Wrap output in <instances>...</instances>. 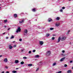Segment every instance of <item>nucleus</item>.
Segmentation results:
<instances>
[{
	"label": "nucleus",
	"mask_w": 73,
	"mask_h": 73,
	"mask_svg": "<svg viewBox=\"0 0 73 73\" xmlns=\"http://www.w3.org/2000/svg\"><path fill=\"white\" fill-rule=\"evenodd\" d=\"M66 38V37L65 36H63L62 38H61V37H59L58 39V41L57 42H58L60 41V40H61V41H64V40H65V39Z\"/></svg>",
	"instance_id": "1"
},
{
	"label": "nucleus",
	"mask_w": 73,
	"mask_h": 73,
	"mask_svg": "<svg viewBox=\"0 0 73 73\" xmlns=\"http://www.w3.org/2000/svg\"><path fill=\"white\" fill-rule=\"evenodd\" d=\"M28 32V30L27 29H25L24 31V36H27V33Z\"/></svg>",
	"instance_id": "2"
},
{
	"label": "nucleus",
	"mask_w": 73,
	"mask_h": 73,
	"mask_svg": "<svg viewBox=\"0 0 73 73\" xmlns=\"http://www.w3.org/2000/svg\"><path fill=\"white\" fill-rule=\"evenodd\" d=\"M20 31H21V29H20V27H19L18 28V29L17 30L16 32L18 33L19 32H20Z\"/></svg>",
	"instance_id": "3"
},
{
	"label": "nucleus",
	"mask_w": 73,
	"mask_h": 73,
	"mask_svg": "<svg viewBox=\"0 0 73 73\" xmlns=\"http://www.w3.org/2000/svg\"><path fill=\"white\" fill-rule=\"evenodd\" d=\"M50 54V51H48V52H47L46 55V56H49Z\"/></svg>",
	"instance_id": "4"
},
{
	"label": "nucleus",
	"mask_w": 73,
	"mask_h": 73,
	"mask_svg": "<svg viewBox=\"0 0 73 73\" xmlns=\"http://www.w3.org/2000/svg\"><path fill=\"white\" fill-rule=\"evenodd\" d=\"M39 44L40 45H42L44 44V42L42 41H39Z\"/></svg>",
	"instance_id": "5"
},
{
	"label": "nucleus",
	"mask_w": 73,
	"mask_h": 73,
	"mask_svg": "<svg viewBox=\"0 0 73 73\" xmlns=\"http://www.w3.org/2000/svg\"><path fill=\"white\" fill-rule=\"evenodd\" d=\"M4 61L5 62H8V59L7 58H5L4 59Z\"/></svg>",
	"instance_id": "6"
},
{
	"label": "nucleus",
	"mask_w": 73,
	"mask_h": 73,
	"mask_svg": "<svg viewBox=\"0 0 73 73\" xmlns=\"http://www.w3.org/2000/svg\"><path fill=\"white\" fill-rule=\"evenodd\" d=\"M9 48L10 49H12V48H13V46H11V45H9Z\"/></svg>",
	"instance_id": "7"
},
{
	"label": "nucleus",
	"mask_w": 73,
	"mask_h": 73,
	"mask_svg": "<svg viewBox=\"0 0 73 73\" xmlns=\"http://www.w3.org/2000/svg\"><path fill=\"white\" fill-rule=\"evenodd\" d=\"M67 73H72V71L70 70H68L67 71Z\"/></svg>",
	"instance_id": "8"
},
{
	"label": "nucleus",
	"mask_w": 73,
	"mask_h": 73,
	"mask_svg": "<svg viewBox=\"0 0 73 73\" xmlns=\"http://www.w3.org/2000/svg\"><path fill=\"white\" fill-rule=\"evenodd\" d=\"M65 58H61L60 59V61H61V62L63 61H64L65 60Z\"/></svg>",
	"instance_id": "9"
},
{
	"label": "nucleus",
	"mask_w": 73,
	"mask_h": 73,
	"mask_svg": "<svg viewBox=\"0 0 73 73\" xmlns=\"http://www.w3.org/2000/svg\"><path fill=\"white\" fill-rule=\"evenodd\" d=\"M51 21H52V19L51 18H49L48 19V22H50Z\"/></svg>",
	"instance_id": "10"
},
{
	"label": "nucleus",
	"mask_w": 73,
	"mask_h": 73,
	"mask_svg": "<svg viewBox=\"0 0 73 73\" xmlns=\"http://www.w3.org/2000/svg\"><path fill=\"white\" fill-rule=\"evenodd\" d=\"M19 60H16L15 61V64H17V63H19Z\"/></svg>",
	"instance_id": "11"
},
{
	"label": "nucleus",
	"mask_w": 73,
	"mask_h": 73,
	"mask_svg": "<svg viewBox=\"0 0 73 73\" xmlns=\"http://www.w3.org/2000/svg\"><path fill=\"white\" fill-rule=\"evenodd\" d=\"M40 57V56L37 55H36L35 56V57H36V58H38V57Z\"/></svg>",
	"instance_id": "12"
},
{
	"label": "nucleus",
	"mask_w": 73,
	"mask_h": 73,
	"mask_svg": "<svg viewBox=\"0 0 73 73\" xmlns=\"http://www.w3.org/2000/svg\"><path fill=\"white\" fill-rule=\"evenodd\" d=\"M33 64H28V66H32Z\"/></svg>",
	"instance_id": "13"
},
{
	"label": "nucleus",
	"mask_w": 73,
	"mask_h": 73,
	"mask_svg": "<svg viewBox=\"0 0 73 73\" xmlns=\"http://www.w3.org/2000/svg\"><path fill=\"white\" fill-rule=\"evenodd\" d=\"M14 38V36L12 35L10 37V39H12V38Z\"/></svg>",
	"instance_id": "14"
},
{
	"label": "nucleus",
	"mask_w": 73,
	"mask_h": 73,
	"mask_svg": "<svg viewBox=\"0 0 73 73\" xmlns=\"http://www.w3.org/2000/svg\"><path fill=\"white\" fill-rule=\"evenodd\" d=\"M33 12H36V9H35V8H34L32 10Z\"/></svg>",
	"instance_id": "15"
},
{
	"label": "nucleus",
	"mask_w": 73,
	"mask_h": 73,
	"mask_svg": "<svg viewBox=\"0 0 73 73\" xmlns=\"http://www.w3.org/2000/svg\"><path fill=\"white\" fill-rule=\"evenodd\" d=\"M56 20H60V17H57L56 19Z\"/></svg>",
	"instance_id": "16"
},
{
	"label": "nucleus",
	"mask_w": 73,
	"mask_h": 73,
	"mask_svg": "<svg viewBox=\"0 0 73 73\" xmlns=\"http://www.w3.org/2000/svg\"><path fill=\"white\" fill-rule=\"evenodd\" d=\"M56 65V63L55 62L53 64L52 66H55Z\"/></svg>",
	"instance_id": "17"
},
{
	"label": "nucleus",
	"mask_w": 73,
	"mask_h": 73,
	"mask_svg": "<svg viewBox=\"0 0 73 73\" xmlns=\"http://www.w3.org/2000/svg\"><path fill=\"white\" fill-rule=\"evenodd\" d=\"M24 22V20H22L21 21H19V23H23Z\"/></svg>",
	"instance_id": "18"
},
{
	"label": "nucleus",
	"mask_w": 73,
	"mask_h": 73,
	"mask_svg": "<svg viewBox=\"0 0 73 73\" xmlns=\"http://www.w3.org/2000/svg\"><path fill=\"white\" fill-rule=\"evenodd\" d=\"M14 16L15 17H17V15L16 14H14Z\"/></svg>",
	"instance_id": "19"
},
{
	"label": "nucleus",
	"mask_w": 73,
	"mask_h": 73,
	"mask_svg": "<svg viewBox=\"0 0 73 73\" xmlns=\"http://www.w3.org/2000/svg\"><path fill=\"white\" fill-rule=\"evenodd\" d=\"M24 64V61H22L21 62V65H23Z\"/></svg>",
	"instance_id": "20"
},
{
	"label": "nucleus",
	"mask_w": 73,
	"mask_h": 73,
	"mask_svg": "<svg viewBox=\"0 0 73 73\" xmlns=\"http://www.w3.org/2000/svg\"><path fill=\"white\" fill-rule=\"evenodd\" d=\"M38 69H39V68L38 67L36 68V72H37V71H38Z\"/></svg>",
	"instance_id": "21"
},
{
	"label": "nucleus",
	"mask_w": 73,
	"mask_h": 73,
	"mask_svg": "<svg viewBox=\"0 0 73 73\" xmlns=\"http://www.w3.org/2000/svg\"><path fill=\"white\" fill-rule=\"evenodd\" d=\"M12 72L13 73H16L17 72V71H12Z\"/></svg>",
	"instance_id": "22"
},
{
	"label": "nucleus",
	"mask_w": 73,
	"mask_h": 73,
	"mask_svg": "<svg viewBox=\"0 0 73 73\" xmlns=\"http://www.w3.org/2000/svg\"><path fill=\"white\" fill-rule=\"evenodd\" d=\"M49 35H50L49 34H46V36L47 37H48L49 36Z\"/></svg>",
	"instance_id": "23"
},
{
	"label": "nucleus",
	"mask_w": 73,
	"mask_h": 73,
	"mask_svg": "<svg viewBox=\"0 0 73 73\" xmlns=\"http://www.w3.org/2000/svg\"><path fill=\"white\" fill-rule=\"evenodd\" d=\"M23 58V59H27V58L26 57H24Z\"/></svg>",
	"instance_id": "24"
},
{
	"label": "nucleus",
	"mask_w": 73,
	"mask_h": 73,
	"mask_svg": "<svg viewBox=\"0 0 73 73\" xmlns=\"http://www.w3.org/2000/svg\"><path fill=\"white\" fill-rule=\"evenodd\" d=\"M50 30H53V29H54V28H50Z\"/></svg>",
	"instance_id": "25"
},
{
	"label": "nucleus",
	"mask_w": 73,
	"mask_h": 73,
	"mask_svg": "<svg viewBox=\"0 0 73 73\" xmlns=\"http://www.w3.org/2000/svg\"><path fill=\"white\" fill-rule=\"evenodd\" d=\"M70 31L69 30L67 32V34H69V32H70Z\"/></svg>",
	"instance_id": "26"
},
{
	"label": "nucleus",
	"mask_w": 73,
	"mask_h": 73,
	"mask_svg": "<svg viewBox=\"0 0 73 73\" xmlns=\"http://www.w3.org/2000/svg\"><path fill=\"white\" fill-rule=\"evenodd\" d=\"M56 26H57V27H58L59 25H60L59 24H56Z\"/></svg>",
	"instance_id": "27"
},
{
	"label": "nucleus",
	"mask_w": 73,
	"mask_h": 73,
	"mask_svg": "<svg viewBox=\"0 0 73 73\" xmlns=\"http://www.w3.org/2000/svg\"><path fill=\"white\" fill-rule=\"evenodd\" d=\"M52 40H54V37H52V38H51Z\"/></svg>",
	"instance_id": "28"
},
{
	"label": "nucleus",
	"mask_w": 73,
	"mask_h": 73,
	"mask_svg": "<svg viewBox=\"0 0 73 73\" xmlns=\"http://www.w3.org/2000/svg\"><path fill=\"white\" fill-rule=\"evenodd\" d=\"M60 12H62V11H63L62 9H60Z\"/></svg>",
	"instance_id": "29"
},
{
	"label": "nucleus",
	"mask_w": 73,
	"mask_h": 73,
	"mask_svg": "<svg viewBox=\"0 0 73 73\" xmlns=\"http://www.w3.org/2000/svg\"><path fill=\"white\" fill-rule=\"evenodd\" d=\"M4 22L5 23H7V20H4Z\"/></svg>",
	"instance_id": "30"
},
{
	"label": "nucleus",
	"mask_w": 73,
	"mask_h": 73,
	"mask_svg": "<svg viewBox=\"0 0 73 73\" xmlns=\"http://www.w3.org/2000/svg\"><path fill=\"white\" fill-rule=\"evenodd\" d=\"M62 72L61 71H59L57 72V73H61Z\"/></svg>",
	"instance_id": "31"
},
{
	"label": "nucleus",
	"mask_w": 73,
	"mask_h": 73,
	"mask_svg": "<svg viewBox=\"0 0 73 73\" xmlns=\"http://www.w3.org/2000/svg\"><path fill=\"white\" fill-rule=\"evenodd\" d=\"M64 67H66V66H68V65L67 64H65L64 65Z\"/></svg>",
	"instance_id": "32"
},
{
	"label": "nucleus",
	"mask_w": 73,
	"mask_h": 73,
	"mask_svg": "<svg viewBox=\"0 0 73 73\" xmlns=\"http://www.w3.org/2000/svg\"><path fill=\"white\" fill-rule=\"evenodd\" d=\"M13 47L14 48H15V47H16V45H15L13 46Z\"/></svg>",
	"instance_id": "33"
},
{
	"label": "nucleus",
	"mask_w": 73,
	"mask_h": 73,
	"mask_svg": "<svg viewBox=\"0 0 73 73\" xmlns=\"http://www.w3.org/2000/svg\"><path fill=\"white\" fill-rule=\"evenodd\" d=\"M65 9V7H62V9Z\"/></svg>",
	"instance_id": "34"
},
{
	"label": "nucleus",
	"mask_w": 73,
	"mask_h": 73,
	"mask_svg": "<svg viewBox=\"0 0 73 73\" xmlns=\"http://www.w3.org/2000/svg\"><path fill=\"white\" fill-rule=\"evenodd\" d=\"M33 52H36V50H33Z\"/></svg>",
	"instance_id": "35"
},
{
	"label": "nucleus",
	"mask_w": 73,
	"mask_h": 73,
	"mask_svg": "<svg viewBox=\"0 0 73 73\" xmlns=\"http://www.w3.org/2000/svg\"><path fill=\"white\" fill-rule=\"evenodd\" d=\"M62 53H65V51L64 50H62Z\"/></svg>",
	"instance_id": "36"
},
{
	"label": "nucleus",
	"mask_w": 73,
	"mask_h": 73,
	"mask_svg": "<svg viewBox=\"0 0 73 73\" xmlns=\"http://www.w3.org/2000/svg\"><path fill=\"white\" fill-rule=\"evenodd\" d=\"M22 41V39H19V41Z\"/></svg>",
	"instance_id": "37"
},
{
	"label": "nucleus",
	"mask_w": 73,
	"mask_h": 73,
	"mask_svg": "<svg viewBox=\"0 0 73 73\" xmlns=\"http://www.w3.org/2000/svg\"><path fill=\"white\" fill-rule=\"evenodd\" d=\"M29 54L31 53V51H29Z\"/></svg>",
	"instance_id": "38"
},
{
	"label": "nucleus",
	"mask_w": 73,
	"mask_h": 73,
	"mask_svg": "<svg viewBox=\"0 0 73 73\" xmlns=\"http://www.w3.org/2000/svg\"><path fill=\"white\" fill-rule=\"evenodd\" d=\"M73 62V61H70V63H72V62Z\"/></svg>",
	"instance_id": "39"
},
{
	"label": "nucleus",
	"mask_w": 73,
	"mask_h": 73,
	"mask_svg": "<svg viewBox=\"0 0 73 73\" xmlns=\"http://www.w3.org/2000/svg\"><path fill=\"white\" fill-rule=\"evenodd\" d=\"M5 68H6V69H8V67H7V66H6L5 67Z\"/></svg>",
	"instance_id": "40"
},
{
	"label": "nucleus",
	"mask_w": 73,
	"mask_h": 73,
	"mask_svg": "<svg viewBox=\"0 0 73 73\" xmlns=\"http://www.w3.org/2000/svg\"><path fill=\"white\" fill-rule=\"evenodd\" d=\"M6 39H8V37H6Z\"/></svg>",
	"instance_id": "41"
},
{
	"label": "nucleus",
	"mask_w": 73,
	"mask_h": 73,
	"mask_svg": "<svg viewBox=\"0 0 73 73\" xmlns=\"http://www.w3.org/2000/svg\"><path fill=\"white\" fill-rule=\"evenodd\" d=\"M10 29H11V28H9V29H8V31H9Z\"/></svg>",
	"instance_id": "42"
},
{
	"label": "nucleus",
	"mask_w": 73,
	"mask_h": 73,
	"mask_svg": "<svg viewBox=\"0 0 73 73\" xmlns=\"http://www.w3.org/2000/svg\"><path fill=\"white\" fill-rule=\"evenodd\" d=\"M5 32L4 33H2V34L3 35H5Z\"/></svg>",
	"instance_id": "43"
},
{
	"label": "nucleus",
	"mask_w": 73,
	"mask_h": 73,
	"mask_svg": "<svg viewBox=\"0 0 73 73\" xmlns=\"http://www.w3.org/2000/svg\"><path fill=\"white\" fill-rule=\"evenodd\" d=\"M6 73H9V72H8V71H7V72H6Z\"/></svg>",
	"instance_id": "44"
},
{
	"label": "nucleus",
	"mask_w": 73,
	"mask_h": 73,
	"mask_svg": "<svg viewBox=\"0 0 73 73\" xmlns=\"http://www.w3.org/2000/svg\"><path fill=\"white\" fill-rule=\"evenodd\" d=\"M4 73V71H3L2 72V73Z\"/></svg>",
	"instance_id": "45"
},
{
	"label": "nucleus",
	"mask_w": 73,
	"mask_h": 73,
	"mask_svg": "<svg viewBox=\"0 0 73 73\" xmlns=\"http://www.w3.org/2000/svg\"><path fill=\"white\" fill-rule=\"evenodd\" d=\"M2 57V55H1L0 56V57Z\"/></svg>",
	"instance_id": "46"
},
{
	"label": "nucleus",
	"mask_w": 73,
	"mask_h": 73,
	"mask_svg": "<svg viewBox=\"0 0 73 73\" xmlns=\"http://www.w3.org/2000/svg\"><path fill=\"white\" fill-rule=\"evenodd\" d=\"M4 27H5V28H6V27H7V26H4Z\"/></svg>",
	"instance_id": "47"
},
{
	"label": "nucleus",
	"mask_w": 73,
	"mask_h": 73,
	"mask_svg": "<svg viewBox=\"0 0 73 73\" xmlns=\"http://www.w3.org/2000/svg\"><path fill=\"white\" fill-rule=\"evenodd\" d=\"M23 51H24V50H21V52H23Z\"/></svg>",
	"instance_id": "48"
},
{
	"label": "nucleus",
	"mask_w": 73,
	"mask_h": 73,
	"mask_svg": "<svg viewBox=\"0 0 73 73\" xmlns=\"http://www.w3.org/2000/svg\"><path fill=\"white\" fill-rule=\"evenodd\" d=\"M19 69V68H17L16 69L17 70V69Z\"/></svg>",
	"instance_id": "49"
},
{
	"label": "nucleus",
	"mask_w": 73,
	"mask_h": 73,
	"mask_svg": "<svg viewBox=\"0 0 73 73\" xmlns=\"http://www.w3.org/2000/svg\"><path fill=\"white\" fill-rule=\"evenodd\" d=\"M13 42H15V41H14Z\"/></svg>",
	"instance_id": "50"
},
{
	"label": "nucleus",
	"mask_w": 73,
	"mask_h": 73,
	"mask_svg": "<svg viewBox=\"0 0 73 73\" xmlns=\"http://www.w3.org/2000/svg\"><path fill=\"white\" fill-rule=\"evenodd\" d=\"M72 69H73V66L72 67Z\"/></svg>",
	"instance_id": "51"
},
{
	"label": "nucleus",
	"mask_w": 73,
	"mask_h": 73,
	"mask_svg": "<svg viewBox=\"0 0 73 73\" xmlns=\"http://www.w3.org/2000/svg\"><path fill=\"white\" fill-rule=\"evenodd\" d=\"M70 44H71V43H70Z\"/></svg>",
	"instance_id": "52"
},
{
	"label": "nucleus",
	"mask_w": 73,
	"mask_h": 73,
	"mask_svg": "<svg viewBox=\"0 0 73 73\" xmlns=\"http://www.w3.org/2000/svg\"><path fill=\"white\" fill-rule=\"evenodd\" d=\"M53 36H55V35H53Z\"/></svg>",
	"instance_id": "53"
},
{
	"label": "nucleus",
	"mask_w": 73,
	"mask_h": 73,
	"mask_svg": "<svg viewBox=\"0 0 73 73\" xmlns=\"http://www.w3.org/2000/svg\"><path fill=\"white\" fill-rule=\"evenodd\" d=\"M69 1H71V0H69Z\"/></svg>",
	"instance_id": "54"
},
{
	"label": "nucleus",
	"mask_w": 73,
	"mask_h": 73,
	"mask_svg": "<svg viewBox=\"0 0 73 73\" xmlns=\"http://www.w3.org/2000/svg\"><path fill=\"white\" fill-rule=\"evenodd\" d=\"M36 20V21H37V20L36 19V20Z\"/></svg>",
	"instance_id": "55"
},
{
	"label": "nucleus",
	"mask_w": 73,
	"mask_h": 73,
	"mask_svg": "<svg viewBox=\"0 0 73 73\" xmlns=\"http://www.w3.org/2000/svg\"><path fill=\"white\" fill-rule=\"evenodd\" d=\"M62 55H63V54H62Z\"/></svg>",
	"instance_id": "56"
},
{
	"label": "nucleus",
	"mask_w": 73,
	"mask_h": 73,
	"mask_svg": "<svg viewBox=\"0 0 73 73\" xmlns=\"http://www.w3.org/2000/svg\"><path fill=\"white\" fill-rule=\"evenodd\" d=\"M1 6V4H0V6Z\"/></svg>",
	"instance_id": "57"
},
{
	"label": "nucleus",
	"mask_w": 73,
	"mask_h": 73,
	"mask_svg": "<svg viewBox=\"0 0 73 73\" xmlns=\"http://www.w3.org/2000/svg\"><path fill=\"white\" fill-rule=\"evenodd\" d=\"M0 8H1V7H0Z\"/></svg>",
	"instance_id": "58"
},
{
	"label": "nucleus",
	"mask_w": 73,
	"mask_h": 73,
	"mask_svg": "<svg viewBox=\"0 0 73 73\" xmlns=\"http://www.w3.org/2000/svg\"><path fill=\"white\" fill-rule=\"evenodd\" d=\"M72 11H73V9L72 10Z\"/></svg>",
	"instance_id": "59"
}]
</instances>
